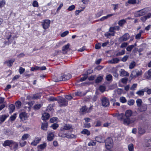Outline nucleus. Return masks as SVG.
<instances>
[{"label": "nucleus", "mask_w": 151, "mask_h": 151, "mask_svg": "<svg viewBox=\"0 0 151 151\" xmlns=\"http://www.w3.org/2000/svg\"><path fill=\"white\" fill-rule=\"evenodd\" d=\"M132 115V111L131 110H128L126 111L125 114H121L119 115L120 119L123 120V123L125 125H128L137 120L136 117H131Z\"/></svg>", "instance_id": "nucleus-1"}, {"label": "nucleus", "mask_w": 151, "mask_h": 151, "mask_svg": "<svg viewBox=\"0 0 151 151\" xmlns=\"http://www.w3.org/2000/svg\"><path fill=\"white\" fill-rule=\"evenodd\" d=\"M105 143V146L107 149H109L112 147L113 145V142L112 139L110 137L107 138L104 140Z\"/></svg>", "instance_id": "nucleus-2"}, {"label": "nucleus", "mask_w": 151, "mask_h": 151, "mask_svg": "<svg viewBox=\"0 0 151 151\" xmlns=\"http://www.w3.org/2000/svg\"><path fill=\"white\" fill-rule=\"evenodd\" d=\"M142 74V71L141 70L136 69L132 71L130 77H131L132 78H136L139 76H141Z\"/></svg>", "instance_id": "nucleus-3"}, {"label": "nucleus", "mask_w": 151, "mask_h": 151, "mask_svg": "<svg viewBox=\"0 0 151 151\" xmlns=\"http://www.w3.org/2000/svg\"><path fill=\"white\" fill-rule=\"evenodd\" d=\"M147 12V9L144 8L134 13V15L135 17H139L145 15Z\"/></svg>", "instance_id": "nucleus-4"}, {"label": "nucleus", "mask_w": 151, "mask_h": 151, "mask_svg": "<svg viewBox=\"0 0 151 151\" xmlns=\"http://www.w3.org/2000/svg\"><path fill=\"white\" fill-rule=\"evenodd\" d=\"M71 77L70 74H68L66 75H64L63 76L58 77L57 79L55 80V82H58L61 81H65L70 79Z\"/></svg>", "instance_id": "nucleus-5"}, {"label": "nucleus", "mask_w": 151, "mask_h": 151, "mask_svg": "<svg viewBox=\"0 0 151 151\" xmlns=\"http://www.w3.org/2000/svg\"><path fill=\"white\" fill-rule=\"evenodd\" d=\"M58 102L60 106H67L68 104V101L64 98L60 97L58 100Z\"/></svg>", "instance_id": "nucleus-6"}, {"label": "nucleus", "mask_w": 151, "mask_h": 151, "mask_svg": "<svg viewBox=\"0 0 151 151\" xmlns=\"http://www.w3.org/2000/svg\"><path fill=\"white\" fill-rule=\"evenodd\" d=\"M28 117L27 114L25 112H22L19 114V117L22 121L27 120Z\"/></svg>", "instance_id": "nucleus-7"}, {"label": "nucleus", "mask_w": 151, "mask_h": 151, "mask_svg": "<svg viewBox=\"0 0 151 151\" xmlns=\"http://www.w3.org/2000/svg\"><path fill=\"white\" fill-rule=\"evenodd\" d=\"M47 140L49 141H52L54 137V133L52 132H47Z\"/></svg>", "instance_id": "nucleus-8"}, {"label": "nucleus", "mask_w": 151, "mask_h": 151, "mask_svg": "<svg viewBox=\"0 0 151 151\" xmlns=\"http://www.w3.org/2000/svg\"><path fill=\"white\" fill-rule=\"evenodd\" d=\"M102 104L103 106L107 107L109 106V102L107 98L104 97L102 99Z\"/></svg>", "instance_id": "nucleus-9"}, {"label": "nucleus", "mask_w": 151, "mask_h": 151, "mask_svg": "<svg viewBox=\"0 0 151 151\" xmlns=\"http://www.w3.org/2000/svg\"><path fill=\"white\" fill-rule=\"evenodd\" d=\"M50 23V21L49 20H44L43 23L42 24L43 28L45 29H47Z\"/></svg>", "instance_id": "nucleus-10"}, {"label": "nucleus", "mask_w": 151, "mask_h": 151, "mask_svg": "<svg viewBox=\"0 0 151 151\" xmlns=\"http://www.w3.org/2000/svg\"><path fill=\"white\" fill-rule=\"evenodd\" d=\"M72 127L71 125L65 124L60 129V130L61 131H63L64 130H70L72 129Z\"/></svg>", "instance_id": "nucleus-11"}, {"label": "nucleus", "mask_w": 151, "mask_h": 151, "mask_svg": "<svg viewBox=\"0 0 151 151\" xmlns=\"http://www.w3.org/2000/svg\"><path fill=\"white\" fill-rule=\"evenodd\" d=\"M18 143L17 142H15L14 141L12 140V143L10 146V148L11 149H14L15 150H17L18 149Z\"/></svg>", "instance_id": "nucleus-12"}, {"label": "nucleus", "mask_w": 151, "mask_h": 151, "mask_svg": "<svg viewBox=\"0 0 151 151\" xmlns=\"http://www.w3.org/2000/svg\"><path fill=\"white\" fill-rule=\"evenodd\" d=\"M147 108V106L145 104H142L140 106L138 107L139 110L140 111H146Z\"/></svg>", "instance_id": "nucleus-13"}, {"label": "nucleus", "mask_w": 151, "mask_h": 151, "mask_svg": "<svg viewBox=\"0 0 151 151\" xmlns=\"http://www.w3.org/2000/svg\"><path fill=\"white\" fill-rule=\"evenodd\" d=\"M120 29V28L119 26H117L114 27H111L109 28V32H115V31H119Z\"/></svg>", "instance_id": "nucleus-14"}, {"label": "nucleus", "mask_w": 151, "mask_h": 151, "mask_svg": "<svg viewBox=\"0 0 151 151\" xmlns=\"http://www.w3.org/2000/svg\"><path fill=\"white\" fill-rule=\"evenodd\" d=\"M47 146V144L44 142L42 144H41L37 146V151H41L43 149L46 148Z\"/></svg>", "instance_id": "nucleus-15"}, {"label": "nucleus", "mask_w": 151, "mask_h": 151, "mask_svg": "<svg viewBox=\"0 0 151 151\" xmlns=\"http://www.w3.org/2000/svg\"><path fill=\"white\" fill-rule=\"evenodd\" d=\"M12 140H6L4 142L3 145L4 147L9 146L10 147L12 143Z\"/></svg>", "instance_id": "nucleus-16"}, {"label": "nucleus", "mask_w": 151, "mask_h": 151, "mask_svg": "<svg viewBox=\"0 0 151 151\" xmlns=\"http://www.w3.org/2000/svg\"><path fill=\"white\" fill-rule=\"evenodd\" d=\"M120 75L122 76H129V73L124 70L121 69L119 71Z\"/></svg>", "instance_id": "nucleus-17"}, {"label": "nucleus", "mask_w": 151, "mask_h": 151, "mask_svg": "<svg viewBox=\"0 0 151 151\" xmlns=\"http://www.w3.org/2000/svg\"><path fill=\"white\" fill-rule=\"evenodd\" d=\"M114 15V14H109L107 15V16H104L101 18L100 19L98 20L97 21H103L105 19H106L109 17H111Z\"/></svg>", "instance_id": "nucleus-18"}, {"label": "nucleus", "mask_w": 151, "mask_h": 151, "mask_svg": "<svg viewBox=\"0 0 151 151\" xmlns=\"http://www.w3.org/2000/svg\"><path fill=\"white\" fill-rule=\"evenodd\" d=\"M95 139L98 142L103 143L104 142V139L101 136H99L98 137H96Z\"/></svg>", "instance_id": "nucleus-19"}, {"label": "nucleus", "mask_w": 151, "mask_h": 151, "mask_svg": "<svg viewBox=\"0 0 151 151\" xmlns=\"http://www.w3.org/2000/svg\"><path fill=\"white\" fill-rule=\"evenodd\" d=\"M129 35L127 33H126L121 37L120 39L123 41H126L129 39Z\"/></svg>", "instance_id": "nucleus-20"}, {"label": "nucleus", "mask_w": 151, "mask_h": 151, "mask_svg": "<svg viewBox=\"0 0 151 151\" xmlns=\"http://www.w3.org/2000/svg\"><path fill=\"white\" fill-rule=\"evenodd\" d=\"M48 124L46 122H43L42 124L41 128L44 130H46L47 128Z\"/></svg>", "instance_id": "nucleus-21"}, {"label": "nucleus", "mask_w": 151, "mask_h": 151, "mask_svg": "<svg viewBox=\"0 0 151 151\" xmlns=\"http://www.w3.org/2000/svg\"><path fill=\"white\" fill-rule=\"evenodd\" d=\"M50 117L49 114L47 113H45L42 114V119L43 120H46L48 119Z\"/></svg>", "instance_id": "nucleus-22"}, {"label": "nucleus", "mask_w": 151, "mask_h": 151, "mask_svg": "<svg viewBox=\"0 0 151 151\" xmlns=\"http://www.w3.org/2000/svg\"><path fill=\"white\" fill-rule=\"evenodd\" d=\"M8 116V115L4 114L0 116V121L1 122L4 121Z\"/></svg>", "instance_id": "nucleus-23"}, {"label": "nucleus", "mask_w": 151, "mask_h": 151, "mask_svg": "<svg viewBox=\"0 0 151 151\" xmlns=\"http://www.w3.org/2000/svg\"><path fill=\"white\" fill-rule=\"evenodd\" d=\"M14 61V60H10L5 61L4 62V64H6L8 66H11Z\"/></svg>", "instance_id": "nucleus-24"}, {"label": "nucleus", "mask_w": 151, "mask_h": 151, "mask_svg": "<svg viewBox=\"0 0 151 151\" xmlns=\"http://www.w3.org/2000/svg\"><path fill=\"white\" fill-rule=\"evenodd\" d=\"M87 108L86 106H82L80 109V112L81 114H83L86 113L87 111Z\"/></svg>", "instance_id": "nucleus-25"}, {"label": "nucleus", "mask_w": 151, "mask_h": 151, "mask_svg": "<svg viewBox=\"0 0 151 151\" xmlns=\"http://www.w3.org/2000/svg\"><path fill=\"white\" fill-rule=\"evenodd\" d=\"M40 139L38 138L35 139L32 142H31V145L33 146H36L40 140Z\"/></svg>", "instance_id": "nucleus-26"}, {"label": "nucleus", "mask_w": 151, "mask_h": 151, "mask_svg": "<svg viewBox=\"0 0 151 151\" xmlns=\"http://www.w3.org/2000/svg\"><path fill=\"white\" fill-rule=\"evenodd\" d=\"M127 23L126 20L122 19L119 20L118 23L119 25L121 26L122 27L123 26Z\"/></svg>", "instance_id": "nucleus-27"}, {"label": "nucleus", "mask_w": 151, "mask_h": 151, "mask_svg": "<svg viewBox=\"0 0 151 151\" xmlns=\"http://www.w3.org/2000/svg\"><path fill=\"white\" fill-rule=\"evenodd\" d=\"M119 59L118 58H114L110 60L109 62L111 63H117L119 61Z\"/></svg>", "instance_id": "nucleus-28"}, {"label": "nucleus", "mask_w": 151, "mask_h": 151, "mask_svg": "<svg viewBox=\"0 0 151 151\" xmlns=\"http://www.w3.org/2000/svg\"><path fill=\"white\" fill-rule=\"evenodd\" d=\"M42 104H36L33 106V109L35 110H37L39 109L42 106Z\"/></svg>", "instance_id": "nucleus-29"}, {"label": "nucleus", "mask_w": 151, "mask_h": 151, "mask_svg": "<svg viewBox=\"0 0 151 151\" xmlns=\"http://www.w3.org/2000/svg\"><path fill=\"white\" fill-rule=\"evenodd\" d=\"M81 133L84 134H86L88 136L90 135V132L86 129H84L81 132Z\"/></svg>", "instance_id": "nucleus-30"}, {"label": "nucleus", "mask_w": 151, "mask_h": 151, "mask_svg": "<svg viewBox=\"0 0 151 151\" xmlns=\"http://www.w3.org/2000/svg\"><path fill=\"white\" fill-rule=\"evenodd\" d=\"M116 32H106L105 34V35L106 37H108L109 36H114Z\"/></svg>", "instance_id": "nucleus-31"}, {"label": "nucleus", "mask_w": 151, "mask_h": 151, "mask_svg": "<svg viewBox=\"0 0 151 151\" xmlns=\"http://www.w3.org/2000/svg\"><path fill=\"white\" fill-rule=\"evenodd\" d=\"M116 32H106L105 34V35L106 37H108L109 36H114Z\"/></svg>", "instance_id": "nucleus-32"}, {"label": "nucleus", "mask_w": 151, "mask_h": 151, "mask_svg": "<svg viewBox=\"0 0 151 151\" xmlns=\"http://www.w3.org/2000/svg\"><path fill=\"white\" fill-rule=\"evenodd\" d=\"M19 144L21 147H23L26 145L27 142L25 141V140L21 139V140L19 141Z\"/></svg>", "instance_id": "nucleus-33"}, {"label": "nucleus", "mask_w": 151, "mask_h": 151, "mask_svg": "<svg viewBox=\"0 0 151 151\" xmlns=\"http://www.w3.org/2000/svg\"><path fill=\"white\" fill-rule=\"evenodd\" d=\"M144 92H145V91H144V88L141 90H139L137 91L136 92V94L139 96H143L144 95Z\"/></svg>", "instance_id": "nucleus-34"}, {"label": "nucleus", "mask_w": 151, "mask_h": 151, "mask_svg": "<svg viewBox=\"0 0 151 151\" xmlns=\"http://www.w3.org/2000/svg\"><path fill=\"white\" fill-rule=\"evenodd\" d=\"M70 46V44L68 43L66 45L63 46L62 48V50L63 51H67L69 48Z\"/></svg>", "instance_id": "nucleus-35"}, {"label": "nucleus", "mask_w": 151, "mask_h": 151, "mask_svg": "<svg viewBox=\"0 0 151 151\" xmlns=\"http://www.w3.org/2000/svg\"><path fill=\"white\" fill-rule=\"evenodd\" d=\"M30 136L28 134H25L22 137L21 139L22 140H25L28 138Z\"/></svg>", "instance_id": "nucleus-36"}, {"label": "nucleus", "mask_w": 151, "mask_h": 151, "mask_svg": "<svg viewBox=\"0 0 151 151\" xmlns=\"http://www.w3.org/2000/svg\"><path fill=\"white\" fill-rule=\"evenodd\" d=\"M136 103H137V106L138 107L142 105V101L141 99H138L136 101Z\"/></svg>", "instance_id": "nucleus-37"}, {"label": "nucleus", "mask_w": 151, "mask_h": 151, "mask_svg": "<svg viewBox=\"0 0 151 151\" xmlns=\"http://www.w3.org/2000/svg\"><path fill=\"white\" fill-rule=\"evenodd\" d=\"M9 109L10 112L11 113L13 112L15 109V106L14 105L11 104L9 106Z\"/></svg>", "instance_id": "nucleus-38"}, {"label": "nucleus", "mask_w": 151, "mask_h": 151, "mask_svg": "<svg viewBox=\"0 0 151 151\" xmlns=\"http://www.w3.org/2000/svg\"><path fill=\"white\" fill-rule=\"evenodd\" d=\"M66 135L65 137L68 139L74 138L75 137V135L72 134L66 133Z\"/></svg>", "instance_id": "nucleus-39"}, {"label": "nucleus", "mask_w": 151, "mask_h": 151, "mask_svg": "<svg viewBox=\"0 0 151 151\" xmlns=\"http://www.w3.org/2000/svg\"><path fill=\"white\" fill-rule=\"evenodd\" d=\"M128 148L129 151H133L134 150V145L132 144H130L128 145Z\"/></svg>", "instance_id": "nucleus-40"}, {"label": "nucleus", "mask_w": 151, "mask_h": 151, "mask_svg": "<svg viewBox=\"0 0 151 151\" xmlns=\"http://www.w3.org/2000/svg\"><path fill=\"white\" fill-rule=\"evenodd\" d=\"M135 101L134 100L131 99L127 101L128 104L129 106H132L134 103Z\"/></svg>", "instance_id": "nucleus-41"}, {"label": "nucleus", "mask_w": 151, "mask_h": 151, "mask_svg": "<svg viewBox=\"0 0 151 151\" xmlns=\"http://www.w3.org/2000/svg\"><path fill=\"white\" fill-rule=\"evenodd\" d=\"M134 47V45H129L127 47L126 49L127 50V51L131 52L132 49Z\"/></svg>", "instance_id": "nucleus-42"}, {"label": "nucleus", "mask_w": 151, "mask_h": 151, "mask_svg": "<svg viewBox=\"0 0 151 151\" xmlns=\"http://www.w3.org/2000/svg\"><path fill=\"white\" fill-rule=\"evenodd\" d=\"M103 77L102 76H99L97 77L96 80V83H98L101 82L103 79Z\"/></svg>", "instance_id": "nucleus-43"}, {"label": "nucleus", "mask_w": 151, "mask_h": 151, "mask_svg": "<svg viewBox=\"0 0 151 151\" xmlns=\"http://www.w3.org/2000/svg\"><path fill=\"white\" fill-rule=\"evenodd\" d=\"M40 97L41 96L40 93H37L33 95L32 98L35 99H37L40 98Z\"/></svg>", "instance_id": "nucleus-44"}, {"label": "nucleus", "mask_w": 151, "mask_h": 151, "mask_svg": "<svg viewBox=\"0 0 151 151\" xmlns=\"http://www.w3.org/2000/svg\"><path fill=\"white\" fill-rule=\"evenodd\" d=\"M106 88L105 86H100L99 87V91L101 92H103L106 90Z\"/></svg>", "instance_id": "nucleus-45"}, {"label": "nucleus", "mask_w": 151, "mask_h": 151, "mask_svg": "<svg viewBox=\"0 0 151 151\" xmlns=\"http://www.w3.org/2000/svg\"><path fill=\"white\" fill-rule=\"evenodd\" d=\"M145 92H146L148 94H151V88H149L148 87H146L144 88Z\"/></svg>", "instance_id": "nucleus-46"}, {"label": "nucleus", "mask_w": 151, "mask_h": 151, "mask_svg": "<svg viewBox=\"0 0 151 151\" xmlns=\"http://www.w3.org/2000/svg\"><path fill=\"white\" fill-rule=\"evenodd\" d=\"M120 101L123 103H124L127 102V100L125 98L122 96L119 99Z\"/></svg>", "instance_id": "nucleus-47"}, {"label": "nucleus", "mask_w": 151, "mask_h": 151, "mask_svg": "<svg viewBox=\"0 0 151 151\" xmlns=\"http://www.w3.org/2000/svg\"><path fill=\"white\" fill-rule=\"evenodd\" d=\"M21 102L19 101H17L15 103V105L16 107L18 108H20L21 106Z\"/></svg>", "instance_id": "nucleus-48"}, {"label": "nucleus", "mask_w": 151, "mask_h": 151, "mask_svg": "<svg viewBox=\"0 0 151 151\" xmlns=\"http://www.w3.org/2000/svg\"><path fill=\"white\" fill-rule=\"evenodd\" d=\"M125 51L124 50H123L122 51L119 52L117 53L116 54V56H120L123 55L125 54Z\"/></svg>", "instance_id": "nucleus-49"}, {"label": "nucleus", "mask_w": 151, "mask_h": 151, "mask_svg": "<svg viewBox=\"0 0 151 151\" xmlns=\"http://www.w3.org/2000/svg\"><path fill=\"white\" fill-rule=\"evenodd\" d=\"M103 11L101 10L95 14V17L96 18H98L100 17L102 15Z\"/></svg>", "instance_id": "nucleus-50"}, {"label": "nucleus", "mask_w": 151, "mask_h": 151, "mask_svg": "<svg viewBox=\"0 0 151 151\" xmlns=\"http://www.w3.org/2000/svg\"><path fill=\"white\" fill-rule=\"evenodd\" d=\"M135 66V63L134 62L131 63L129 65V68L130 69H133Z\"/></svg>", "instance_id": "nucleus-51"}, {"label": "nucleus", "mask_w": 151, "mask_h": 151, "mask_svg": "<svg viewBox=\"0 0 151 151\" xmlns=\"http://www.w3.org/2000/svg\"><path fill=\"white\" fill-rule=\"evenodd\" d=\"M69 31H66L63 32L60 34V36L62 37H64L66 35H68L69 33Z\"/></svg>", "instance_id": "nucleus-52"}, {"label": "nucleus", "mask_w": 151, "mask_h": 151, "mask_svg": "<svg viewBox=\"0 0 151 151\" xmlns=\"http://www.w3.org/2000/svg\"><path fill=\"white\" fill-rule=\"evenodd\" d=\"M145 130L141 128H139L138 129V133L140 134H143L145 133Z\"/></svg>", "instance_id": "nucleus-53"}, {"label": "nucleus", "mask_w": 151, "mask_h": 151, "mask_svg": "<svg viewBox=\"0 0 151 151\" xmlns=\"http://www.w3.org/2000/svg\"><path fill=\"white\" fill-rule=\"evenodd\" d=\"M96 144V142L95 141H91L88 144L89 146H95Z\"/></svg>", "instance_id": "nucleus-54"}, {"label": "nucleus", "mask_w": 151, "mask_h": 151, "mask_svg": "<svg viewBox=\"0 0 151 151\" xmlns=\"http://www.w3.org/2000/svg\"><path fill=\"white\" fill-rule=\"evenodd\" d=\"M136 0H128L127 3L130 4H136Z\"/></svg>", "instance_id": "nucleus-55"}, {"label": "nucleus", "mask_w": 151, "mask_h": 151, "mask_svg": "<svg viewBox=\"0 0 151 151\" xmlns=\"http://www.w3.org/2000/svg\"><path fill=\"white\" fill-rule=\"evenodd\" d=\"M66 133H64L63 132H60L58 134V135L60 137H65L66 136Z\"/></svg>", "instance_id": "nucleus-56"}, {"label": "nucleus", "mask_w": 151, "mask_h": 151, "mask_svg": "<svg viewBox=\"0 0 151 151\" xmlns=\"http://www.w3.org/2000/svg\"><path fill=\"white\" fill-rule=\"evenodd\" d=\"M75 8V6L74 5H72L69 6V7L68 8L67 10L69 11H71L74 9Z\"/></svg>", "instance_id": "nucleus-57"}, {"label": "nucleus", "mask_w": 151, "mask_h": 151, "mask_svg": "<svg viewBox=\"0 0 151 151\" xmlns=\"http://www.w3.org/2000/svg\"><path fill=\"white\" fill-rule=\"evenodd\" d=\"M112 76L111 74H109L107 75L106 77V79L107 81H110L112 79Z\"/></svg>", "instance_id": "nucleus-58"}, {"label": "nucleus", "mask_w": 151, "mask_h": 151, "mask_svg": "<svg viewBox=\"0 0 151 151\" xmlns=\"http://www.w3.org/2000/svg\"><path fill=\"white\" fill-rule=\"evenodd\" d=\"M6 4V1L4 0H2L0 1V8L4 6Z\"/></svg>", "instance_id": "nucleus-59"}, {"label": "nucleus", "mask_w": 151, "mask_h": 151, "mask_svg": "<svg viewBox=\"0 0 151 151\" xmlns=\"http://www.w3.org/2000/svg\"><path fill=\"white\" fill-rule=\"evenodd\" d=\"M51 127L54 129H55L58 127V124L56 123L53 124L51 125Z\"/></svg>", "instance_id": "nucleus-60"}, {"label": "nucleus", "mask_w": 151, "mask_h": 151, "mask_svg": "<svg viewBox=\"0 0 151 151\" xmlns=\"http://www.w3.org/2000/svg\"><path fill=\"white\" fill-rule=\"evenodd\" d=\"M32 6L34 7H38L39 6L38 3L37 1H34L32 3Z\"/></svg>", "instance_id": "nucleus-61"}, {"label": "nucleus", "mask_w": 151, "mask_h": 151, "mask_svg": "<svg viewBox=\"0 0 151 151\" xmlns=\"http://www.w3.org/2000/svg\"><path fill=\"white\" fill-rule=\"evenodd\" d=\"M88 78V76L86 75H85L83 77H81V79L80 81L81 82L85 81L86 79Z\"/></svg>", "instance_id": "nucleus-62"}, {"label": "nucleus", "mask_w": 151, "mask_h": 151, "mask_svg": "<svg viewBox=\"0 0 151 151\" xmlns=\"http://www.w3.org/2000/svg\"><path fill=\"white\" fill-rule=\"evenodd\" d=\"M127 81H128L127 78L125 77V78H124L122 79L121 82L122 83H123L124 84H125L127 83Z\"/></svg>", "instance_id": "nucleus-63"}, {"label": "nucleus", "mask_w": 151, "mask_h": 151, "mask_svg": "<svg viewBox=\"0 0 151 151\" xmlns=\"http://www.w3.org/2000/svg\"><path fill=\"white\" fill-rule=\"evenodd\" d=\"M16 118V114H14L13 115L10 116V119L11 121H14Z\"/></svg>", "instance_id": "nucleus-64"}]
</instances>
